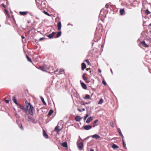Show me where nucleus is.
Wrapping results in <instances>:
<instances>
[{
    "mask_svg": "<svg viewBox=\"0 0 151 151\" xmlns=\"http://www.w3.org/2000/svg\"><path fill=\"white\" fill-rule=\"evenodd\" d=\"M119 134L120 135V136H121V137L122 138H122L124 139V137L122 133L121 132V133H120V134Z\"/></svg>",
    "mask_w": 151,
    "mask_h": 151,
    "instance_id": "ea45409f",
    "label": "nucleus"
},
{
    "mask_svg": "<svg viewBox=\"0 0 151 151\" xmlns=\"http://www.w3.org/2000/svg\"><path fill=\"white\" fill-rule=\"evenodd\" d=\"M90 98V95L88 94H86L84 99H88Z\"/></svg>",
    "mask_w": 151,
    "mask_h": 151,
    "instance_id": "aec40b11",
    "label": "nucleus"
},
{
    "mask_svg": "<svg viewBox=\"0 0 151 151\" xmlns=\"http://www.w3.org/2000/svg\"><path fill=\"white\" fill-rule=\"evenodd\" d=\"M61 23L60 22H59L57 25L58 27V30H60L61 29Z\"/></svg>",
    "mask_w": 151,
    "mask_h": 151,
    "instance_id": "ddd939ff",
    "label": "nucleus"
},
{
    "mask_svg": "<svg viewBox=\"0 0 151 151\" xmlns=\"http://www.w3.org/2000/svg\"><path fill=\"white\" fill-rule=\"evenodd\" d=\"M68 25H69V24H68Z\"/></svg>",
    "mask_w": 151,
    "mask_h": 151,
    "instance_id": "680f3d73",
    "label": "nucleus"
},
{
    "mask_svg": "<svg viewBox=\"0 0 151 151\" xmlns=\"http://www.w3.org/2000/svg\"><path fill=\"white\" fill-rule=\"evenodd\" d=\"M111 73L112 74H113V71L111 69Z\"/></svg>",
    "mask_w": 151,
    "mask_h": 151,
    "instance_id": "3c124183",
    "label": "nucleus"
},
{
    "mask_svg": "<svg viewBox=\"0 0 151 151\" xmlns=\"http://www.w3.org/2000/svg\"><path fill=\"white\" fill-rule=\"evenodd\" d=\"M29 118L30 120V121L32 122L33 123L35 124L36 123V122L35 121L34 119L32 118L29 117Z\"/></svg>",
    "mask_w": 151,
    "mask_h": 151,
    "instance_id": "a211bd4d",
    "label": "nucleus"
},
{
    "mask_svg": "<svg viewBox=\"0 0 151 151\" xmlns=\"http://www.w3.org/2000/svg\"><path fill=\"white\" fill-rule=\"evenodd\" d=\"M13 101L14 102V103L16 104L18 106L19 104L17 103V99H16L15 97V96L13 97Z\"/></svg>",
    "mask_w": 151,
    "mask_h": 151,
    "instance_id": "dca6fc26",
    "label": "nucleus"
},
{
    "mask_svg": "<svg viewBox=\"0 0 151 151\" xmlns=\"http://www.w3.org/2000/svg\"><path fill=\"white\" fill-rule=\"evenodd\" d=\"M43 136L46 139L48 138V136L44 130H43Z\"/></svg>",
    "mask_w": 151,
    "mask_h": 151,
    "instance_id": "0eeeda50",
    "label": "nucleus"
},
{
    "mask_svg": "<svg viewBox=\"0 0 151 151\" xmlns=\"http://www.w3.org/2000/svg\"><path fill=\"white\" fill-rule=\"evenodd\" d=\"M5 11L6 12V14L8 15V17H9V13L8 11L7 10H6V9H5Z\"/></svg>",
    "mask_w": 151,
    "mask_h": 151,
    "instance_id": "473e14b6",
    "label": "nucleus"
},
{
    "mask_svg": "<svg viewBox=\"0 0 151 151\" xmlns=\"http://www.w3.org/2000/svg\"><path fill=\"white\" fill-rule=\"evenodd\" d=\"M141 44L142 45H143L144 47H148V46L146 44L145 42L144 41L141 42Z\"/></svg>",
    "mask_w": 151,
    "mask_h": 151,
    "instance_id": "4468645a",
    "label": "nucleus"
},
{
    "mask_svg": "<svg viewBox=\"0 0 151 151\" xmlns=\"http://www.w3.org/2000/svg\"><path fill=\"white\" fill-rule=\"evenodd\" d=\"M53 112V111L52 110H50L49 111V112L48 113V115L49 116H50L52 115V114Z\"/></svg>",
    "mask_w": 151,
    "mask_h": 151,
    "instance_id": "cd10ccee",
    "label": "nucleus"
},
{
    "mask_svg": "<svg viewBox=\"0 0 151 151\" xmlns=\"http://www.w3.org/2000/svg\"><path fill=\"white\" fill-rule=\"evenodd\" d=\"M5 101L7 103H9V101L8 100H6Z\"/></svg>",
    "mask_w": 151,
    "mask_h": 151,
    "instance_id": "a18cd8bd",
    "label": "nucleus"
},
{
    "mask_svg": "<svg viewBox=\"0 0 151 151\" xmlns=\"http://www.w3.org/2000/svg\"><path fill=\"white\" fill-rule=\"evenodd\" d=\"M82 87L84 89H86L87 88V86L83 82L80 81Z\"/></svg>",
    "mask_w": 151,
    "mask_h": 151,
    "instance_id": "39448f33",
    "label": "nucleus"
},
{
    "mask_svg": "<svg viewBox=\"0 0 151 151\" xmlns=\"http://www.w3.org/2000/svg\"><path fill=\"white\" fill-rule=\"evenodd\" d=\"M122 141L123 145V147H124V148H126V145L125 143L124 142V139L123 138L122 139Z\"/></svg>",
    "mask_w": 151,
    "mask_h": 151,
    "instance_id": "a878e982",
    "label": "nucleus"
},
{
    "mask_svg": "<svg viewBox=\"0 0 151 151\" xmlns=\"http://www.w3.org/2000/svg\"><path fill=\"white\" fill-rule=\"evenodd\" d=\"M46 3L45 2L42 1V5L43 7H45L46 6Z\"/></svg>",
    "mask_w": 151,
    "mask_h": 151,
    "instance_id": "bb28decb",
    "label": "nucleus"
},
{
    "mask_svg": "<svg viewBox=\"0 0 151 151\" xmlns=\"http://www.w3.org/2000/svg\"><path fill=\"white\" fill-rule=\"evenodd\" d=\"M102 83L105 85L106 86V81L104 80H103L102 81Z\"/></svg>",
    "mask_w": 151,
    "mask_h": 151,
    "instance_id": "c9c22d12",
    "label": "nucleus"
},
{
    "mask_svg": "<svg viewBox=\"0 0 151 151\" xmlns=\"http://www.w3.org/2000/svg\"><path fill=\"white\" fill-rule=\"evenodd\" d=\"M61 32H58L57 33V35L56 36V37L58 38L60 37L61 35Z\"/></svg>",
    "mask_w": 151,
    "mask_h": 151,
    "instance_id": "412c9836",
    "label": "nucleus"
},
{
    "mask_svg": "<svg viewBox=\"0 0 151 151\" xmlns=\"http://www.w3.org/2000/svg\"><path fill=\"white\" fill-rule=\"evenodd\" d=\"M98 120L97 119L93 123V127H95L96 126H97L98 125L97 124H96V123L97 122H98Z\"/></svg>",
    "mask_w": 151,
    "mask_h": 151,
    "instance_id": "f3484780",
    "label": "nucleus"
},
{
    "mask_svg": "<svg viewBox=\"0 0 151 151\" xmlns=\"http://www.w3.org/2000/svg\"><path fill=\"white\" fill-rule=\"evenodd\" d=\"M91 137L93 138H94L96 139L99 138L100 137V136L97 134H95L91 136Z\"/></svg>",
    "mask_w": 151,
    "mask_h": 151,
    "instance_id": "f8f14e48",
    "label": "nucleus"
},
{
    "mask_svg": "<svg viewBox=\"0 0 151 151\" xmlns=\"http://www.w3.org/2000/svg\"><path fill=\"white\" fill-rule=\"evenodd\" d=\"M44 14H45L46 15H48V16H50V15L49 14L48 12H47L46 11H44Z\"/></svg>",
    "mask_w": 151,
    "mask_h": 151,
    "instance_id": "2f4dec72",
    "label": "nucleus"
},
{
    "mask_svg": "<svg viewBox=\"0 0 151 151\" xmlns=\"http://www.w3.org/2000/svg\"><path fill=\"white\" fill-rule=\"evenodd\" d=\"M21 37L22 39H24V37L23 36H22Z\"/></svg>",
    "mask_w": 151,
    "mask_h": 151,
    "instance_id": "de8ad7c7",
    "label": "nucleus"
},
{
    "mask_svg": "<svg viewBox=\"0 0 151 151\" xmlns=\"http://www.w3.org/2000/svg\"><path fill=\"white\" fill-rule=\"evenodd\" d=\"M94 150L93 149H91L90 151H93Z\"/></svg>",
    "mask_w": 151,
    "mask_h": 151,
    "instance_id": "864d4df0",
    "label": "nucleus"
},
{
    "mask_svg": "<svg viewBox=\"0 0 151 151\" xmlns=\"http://www.w3.org/2000/svg\"><path fill=\"white\" fill-rule=\"evenodd\" d=\"M82 103H83V105H85V104H90V102H82Z\"/></svg>",
    "mask_w": 151,
    "mask_h": 151,
    "instance_id": "72a5a7b5",
    "label": "nucleus"
},
{
    "mask_svg": "<svg viewBox=\"0 0 151 151\" xmlns=\"http://www.w3.org/2000/svg\"><path fill=\"white\" fill-rule=\"evenodd\" d=\"M82 77H83V79L84 80H87V78H86L85 77V76L84 75H83V76H82Z\"/></svg>",
    "mask_w": 151,
    "mask_h": 151,
    "instance_id": "e433bc0d",
    "label": "nucleus"
},
{
    "mask_svg": "<svg viewBox=\"0 0 151 151\" xmlns=\"http://www.w3.org/2000/svg\"><path fill=\"white\" fill-rule=\"evenodd\" d=\"M82 68L81 69L82 70H83L86 68V66L85 64L83 63H82L81 64Z\"/></svg>",
    "mask_w": 151,
    "mask_h": 151,
    "instance_id": "9b49d317",
    "label": "nucleus"
},
{
    "mask_svg": "<svg viewBox=\"0 0 151 151\" xmlns=\"http://www.w3.org/2000/svg\"><path fill=\"white\" fill-rule=\"evenodd\" d=\"M110 124L112 127H114V124L113 122H110Z\"/></svg>",
    "mask_w": 151,
    "mask_h": 151,
    "instance_id": "a19ab883",
    "label": "nucleus"
},
{
    "mask_svg": "<svg viewBox=\"0 0 151 151\" xmlns=\"http://www.w3.org/2000/svg\"><path fill=\"white\" fill-rule=\"evenodd\" d=\"M150 26L151 27V23L150 24Z\"/></svg>",
    "mask_w": 151,
    "mask_h": 151,
    "instance_id": "052dcab7",
    "label": "nucleus"
},
{
    "mask_svg": "<svg viewBox=\"0 0 151 151\" xmlns=\"http://www.w3.org/2000/svg\"><path fill=\"white\" fill-rule=\"evenodd\" d=\"M2 6L4 7H5V5H4V4H2Z\"/></svg>",
    "mask_w": 151,
    "mask_h": 151,
    "instance_id": "603ef678",
    "label": "nucleus"
},
{
    "mask_svg": "<svg viewBox=\"0 0 151 151\" xmlns=\"http://www.w3.org/2000/svg\"><path fill=\"white\" fill-rule=\"evenodd\" d=\"M92 127L91 125H86L84 127V129L86 130H88L91 128Z\"/></svg>",
    "mask_w": 151,
    "mask_h": 151,
    "instance_id": "7ed1b4c3",
    "label": "nucleus"
},
{
    "mask_svg": "<svg viewBox=\"0 0 151 151\" xmlns=\"http://www.w3.org/2000/svg\"><path fill=\"white\" fill-rule=\"evenodd\" d=\"M44 39V37H42V38H40L39 40V41H41L42 40Z\"/></svg>",
    "mask_w": 151,
    "mask_h": 151,
    "instance_id": "79ce46f5",
    "label": "nucleus"
},
{
    "mask_svg": "<svg viewBox=\"0 0 151 151\" xmlns=\"http://www.w3.org/2000/svg\"><path fill=\"white\" fill-rule=\"evenodd\" d=\"M42 67H40V68H41V69L43 71H45V70H43V69H42Z\"/></svg>",
    "mask_w": 151,
    "mask_h": 151,
    "instance_id": "49530a36",
    "label": "nucleus"
},
{
    "mask_svg": "<svg viewBox=\"0 0 151 151\" xmlns=\"http://www.w3.org/2000/svg\"><path fill=\"white\" fill-rule=\"evenodd\" d=\"M0 27H1V25H0Z\"/></svg>",
    "mask_w": 151,
    "mask_h": 151,
    "instance_id": "0e129e2a",
    "label": "nucleus"
},
{
    "mask_svg": "<svg viewBox=\"0 0 151 151\" xmlns=\"http://www.w3.org/2000/svg\"><path fill=\"white\" fill-rule=\"evenodd\" d=\"M62 146L65 147H67V144L66 142H64L62 144Z\"/></svg>",
    "mask_w": 151,
    "mask_h": 151,
    "instance_id": "6ab92c4d",
    "label": "nucleus"
},
{
    "mask_svg": "<svg viewBox=\"0 0 151 151\" xmlns=\"http://www.w3.org/2000/svg\"><path fill=\"white\" fill-rule=\"evenodd\" d=\"M77 145L78 149L80 150H83V146L82 142H80V140H78L77 142Z\"/></svg>",
    "mask_w": 151,
    "mask_h": 151,
    "instance_id": "f03ea898",
    "label": "nucleus"
},
{
    "mask_svg": "<svg viewBox=\"0 0 151 151\" xmlns=\"http://www.w3.org/2000/svg\"><path fill=\"white\" fill-rule=\"evenodd\" d=\"M59 126L57 125L55 127V130L57 132H58L61 130V129H59Z\"/></svg>",
    "mask_w": 151,
    "mask_h": 151,
    "instance_id": "2eb2a0df",
    "label": "nucleus"
},
{
    "mask_svg": "<svg viewBox=\"0 0 151 151\" xmlns=\"http://www.w3.org/2000/svg\"><path fill=\"white\" fill-rule=\"evenodd\" d=\"M85 81H86V82L87 83H89L90 82V81H88L87 79V80H85Z\"/></svg>",
    "mask_w": 151,
    "mask_h": 151,
    "instance_id": "37998d69",
    "label": "nucleus"
},
{
    "mask_svg": "<svg viewBox=\"0 0 151 151\" xmlns=\"http://www.w3.org/2000/svg\"><path fill=\"white\" fill-rule=\"evenodd\" d=\"M56 33V32H52L51 34H50L47 36V37L50 39L52 38L54 36V35Z\"/></svg>",
    "mask_w": 151,
    "mask_h": 151,
    "instance_id": "1a4fd4ad",
    "label": "nucleus"
},
{
    "mask_svg": "<svg viewBox=\"0 0 151 151\" xmlns=\"http://www.w3.org/2000/svg\"><path fill=\"white\" fill-rule=\"evenodd\" d=\"M85 110V109H84L83 108V109H82V111H84Z\"/></svg>",
    "mask_w": 151,
    "mask_h": 151,
    "instance_id": "5fc2aeb1",
    "label": "nucleus"
},
{
    "mask_svg": "<svg viewBox=\"0 0 151 151\" xmlns=\"http://www.w3.org/2000/svg\"><path fill=\"white\" fill-rule=\"evenodd\" d=\"M19 13L20 15H21L25 16L28 13V12L27 11L19 12Z\"/></svg>",
    "mask_w": 151,
    "mask_h": 151,
    "instance_id": "6e6552de",
    "label": "nucleus"
},
{
    "mask_svg": "<svg viewBox=\"0 0 151 151\" xmlns=\"http://www.w3.org/2000/svg\"><path fill=\"white\" fill-rule=\"evenodd\" d=\"M88 115L87 114H86L85 116L84 117V121L86 120L87 118L88 117Z\"/></svg>",
    "mask_w": 151,
    "mask_h": 151,
    "instance_id": "7c9ffc66",
    "label": "nucleus"
},
{
    "mask_svg": "<svg viewBox=\"0 0 151 151\" xmlns=\"http://www.w3.org/2000/svg\"><path fill=\"white\" fill-rule=\"evenodd\" d=\"M109 3L106 4L105 5L106 8H109Z\"/></svg>",
    "mask_w": 151,
    "mask_h": 151,
    "instance_id": "58836bf2",
    "label": "nucleus"
},
{
    "mask_svg": "<svg viewBox=\"0 0 151 151\" xmlns=\"http://www.w3.org/2000/svg\"><path fill=\"white\" fill-rule=\"evenodd\" d=\"M112 147L114 149H116L118 148H119V147L116 145L114 144L112 145Z\"/></svg>",
    "mask_w": 151,
    "mask_h": 151,
    "instance_id": "4be33fe9",
    "label": "nucleus"
},
{
    "mask_svg": "<svg viewBox=\"0 0 151 151\" xmlns=\"http://www.w3.org/2000/svg\"><path fill=\"white\" fill-rule=\"evenodd\" d=\"M26 58H27V60L29 62H32L31 59L30 58H29L27 55H26Z\"/></svg>",
    "mask_w": 151,
    "mask_h": 151,
    "instance_id": "5701e85b",
    "label": "nucleus"
},
{
    "mask_svg": "<svg viewBox=\"0 0 151 151\" xmlns=\"http://www.w3.org/2000/svg\"><path fill=\"white\" fill-rule=\"evenodd\" d=\"M88 69H87V70H88Z\"/></svg>",
    "mask_w": 151,
    "mask_h": 151,
    "instance_id": "e2e57ef3",
    "label": "nucleus"
},
{
    "mask_svg": "<svg viewBox=\"0 0 151 151\" xmlns=\"http://www.w3.org/2000/svg\"><path fill=\"white\" fill-rule=\"evenodd\" d=\"M98 72L99 73H101V70L100 69H99L98 70Z\"/></svg>",
    "mask_w": 151,
    "mask_h": 151,
    "instance_id": "c03bdc74",
    "label": "nucleus"
},
{
    "mask_svg": "<svg viewBox=\"0 0 151 151\" xmlns=\"http://www.w3.org/2000/svg\"><path fill=\"white\" fill-rule=\"evenodd\" d=\"M145 13L147 15H148L150 13V12L148 10V9H147L146 10Z\"/></svg>",
    "mask_w": 151,
    "mask_h": 151,
    "instance_id": "c756f323",
    "label": "nucleus"
},
{
    "mask_svg": "<svg viewBox=\"0 0 151 151\" xmlns=\"http://www.w3.org/2000/svg\"><path fill=\"white\" fill-rule=\"evenodd\" d=\"M93 118V117L92 116H90L88 117L86 121V123L88 124L92 120Z\"/></svg>",
    "mask_w": 151,
    "mask_h": 151,
    "instance_id": "20e7f679",
    "label": "nucleus"
},
{
    "mask_svg": "<svg viewBox=\"0 0 151 151\" xmlns=\"http://www.w3.org/2000/svg\"><path fill=\"white\" fill-rule=\"evenodd\" d=\"M58 70H56L55 71V72H57L58 71Z\"/></svg>",
    "mask_w": 151,
    "mask_h": 151,
    "instance_id": "6e6d98bb",
    "label": "nucleus"
},
{
    "mask_svg": "<svg viewBox=\"0 0 151 151\" xmlns=\"http://www.w3.org/2000/svg\"><path fill=\"white\" fill-rule=\"evenodd\" d=\"M79 138L81 140H82L81 139V137H79Z\"/></svg>",
    "mask_w": 151,
    "mask_h": 151,
    "instance_id": "4d7b16f0",
    "label": "nucleus"
},
{
    "mask_svg": "<svg viewBox=\"0 0 151 151\" xmlns=\"http://www.w3.org/2000/svg\"><path fill=\"white\" fill-rule=\"evenodd\" d=\"M119 12L121 15H124L125 14L124 9H121L120 10Z\"/></svg>",
    "mask_w": 151,
    "mask_h": 151,
    "instance_id": "9d476101",
    "label": "nucleus"
},
{
    "mask_svg": "<svg viewBox=\"0 0 151 151\" xmlns=\"http://www.w3.org/2000/svg\"><path fill=\"white\" fill-rule=\"evenodd\" d=\"M117 131L118 132L119 134L121 133V132H122L121 129L119 128L117 129Z\"/></svg>",
    "mask_w": 151,
    "mask_h": 151,
    "instance_id": "4c0bfd02",
    "label": "nucleus"
},
{
    "mask_svg": "<svg viewBox=\"0 0 151 151\" xmlns=\"http://www.w3.org/2000/svg\"><path fill=\"white\" fill-rule=\"evenodd\" d=\"M101 47H102V48L103 47V45H102V46H101Z\"/></svg>",
    "mask_w": 151,
    "mask_h": 151,
    "instance_id": "bf43d9fd",
    "label": "nucleus"
},
{
    "mask_svg": "<svg viewBox=\"0 0 151 151\" xmlns=\"http://www.w3.org/2000/svg\"><path fill=\"white\" fill-rule=\"evenodd\" d=\"M60 72H62L63 71V70L60 69Z\"/></svg>",
    "mask_w": 151,
    "mask_h": 151,
    "instance_id": "8fccbe9b",
    "label": "nucleus"
},
{
    "mask_svg": "<svg viewBox=\"0 0 151 151\" xmlns=\"http://www.w3.org/2000/svg\"><path fill=\"white\" fill-rule=\"evenodd\" d=\"M85 61L88 63V65H89L90 64V63L88 59H86L85 60Z\"/></svg>",
    "mask_w": 151,
    "mask_h": 151,
    "instance_id": "f704fd0d",
    "label": "nucleus"
},
{
    "mask_svg": "<svg viewBox=\"0 0 151 151\" xmlns=\"http://www.w3.org/2000/svg\"><path fill=\"white\" fill-rule=\"evenodd\" d=\"M87 138H88V137H87V138H86L85 139H84V140H86Z\"/></svg>",
    "mask_w": 151,
    "mask_h": 151,
    "instance_id": "13d9d810",
    "label": "nucleus"
},
{
    "mask_svg": "<svg viewBox=\"0 0 151 151\" xmlns=\"http://www.w3.org/2000/svg\"><path fill=\"white\" fill-rule=\"evenodd\" d=\"M150 53H151V51H150Z\"/></svg>",
    "mask_w": 151,
    "mask_h": 151,
    "instance_id": "69168bd1",
    "label": "nucleus"
},
{
    "mask_svg": "<svg viewBox=\"0 0 151 151\" xmlns=\"http://www.w3.org/2000/svg\"><path fill=\"white\" fill-rule=\"evenodd\" d=\"M78 110L80 112H81L82 111L79 109H78Z\"/></svg>",
    "mask_w": 151,
    "mask_h": 151,
    "instance_id": "09e8293b",
    "label": "nucleus"
},
{
    "mask_svg": "<svg viewBox=\"0 0 151 151\" xmlns=\"http://www.w3.org/2000/svg\"><path fill=\"white\" fill-rule=\"evenodd\" d=\"M18 126L19 127V128L21 129H23V128L22 127V126L21 124H18Z\"/></svg>",
    "mask_w": 151,
    "mask_h": 151,
    "instance_id": "c85d7f7f",
    "label": "nucleus"
},
{
    "mask_svg": "<svg viewBox=\"0 0 151 151\" xmlns=\"http://www.w3.org/2000/svg\"><path fill=\"white\" fill-rule=\"evenodd\" d=\"M103 100L102 99H101L99 100L98 104H101L103 103Z\"/></svg>",
    "mask_w": 151,
    "mask_h": 151,
    "instance_id": "b1692460",
    "label": "nucleus"
},
{
    "mask_svg": "<svg viewBox=\"0 0 151 151\" xmlns=\"http://www.w3.org/2000/svg\"><path fill=\"white\" fill-rule=\"evenodd\" d=\"M46 0H45V1Z\"/></svg>",
    "mask_w": 151,
    "mask_h": 151,
    "instance_id": "338daca9",
    "label": "nucleus"
},
{
    "mask_svg": "<svg viewBox=\"0 0 151 151\" xmlns=\"http://www.w3.org/2000/svg\"><path fill=\"white\" fill-rule=\"evenodd\" d=\"M82 118V117L80 116H77L75 117V120L77 122L80 121Z\"/></svg>",
    "mask_w": 151,
    "mask_h": 151,
    "instance_id": "423d86ee",
    "label": "nucleus"
},
{
    "mask_svg": "<svg viewBox=\"0 0 151 151\" xmlns=\"http://www.w3.org/2000/svg\"><path fill=\"white\" fill-rule=\"evenodd\" d=\"M40 99H41V100L42 102L44 103V104L45 105H46V104L43 98V97H40Z\"/></svg>",
    "mask_w": 151,
    "mask_h": 151,
    "instance_id": "393cba45",
    "label": "nucleus"
},
{
    "mask_svg": "<svg viewBox=\"0 0 151 151\" xmlns=\"http://www.w3.org/2000/svg\"><path fill=\"white\" fill-rule=\"evenodd\" d=\"M25 102L26 106V107L20 104H19L18 106L24 112L27 113L28 111L30 114L33 115V111L34 110L33 107L29 102H28L27 100H25Z\"/></svg>",
    "mask_w": 151,
    "mask_h": 151,
    "instance_id": "f257e3e1",
    "label": "nucleus"
}]
</instances>
